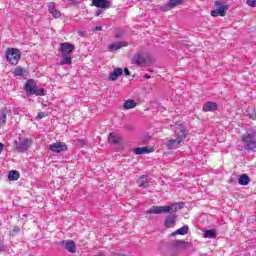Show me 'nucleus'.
I'll return each instance as SVG.
<instances>
[{
	"mask_svg": "<svg viewBox=\"0 0 256 256\" xmlns=\"http://www.w3.org/2000/svg\"><path fill=\"white\" fill-rule=\"evenodd\" d=\"M174 131L178 137L176 139H170L164 143L167 149H179V147H181V143L187 139V128H185L183 124L176 123Z\"/></svg>",
	"mask_w": 256,
	"mask_h": 256,
	"instance_id": "1",
	"label": "nucleus"
},
{
	"mask_svg": "<svg viewBox=\"0 0 256 256\" xmlns=\"http://www.w3.org/2000/svg\"><path fill=\"white\" fill-rule=\"evenodd\" d=\"M32 145L33 139L31 138H18L14 142V147L18 153H25V151H29Z\"/></svg>",
	"mask_w": 256,
	"mask_h": 256,
	"instance_id": "2",
	"label": "nucleus"
},
{
	"mask_svg": "<svg viewBox=\"0 0 256 256\" xmlns=\"http://www.w3.org/2000/svg\"><path fill=\"white\" fill-rule=\"evenodd\" d=\"M25 91L28 95H37L40 97H45L46 90L41 88L37 89V83H35L33 80H28L25 84Z\"/></svg>",
	"mask_w": 256,
	"mask_h": 256,
	"instance_id": "3",
	"label": "nucleus"
},
{
	"mask_svg": "<svg viewBox=\"0 0 256 256\" xmlns=\"http://www.w3.org/2000/svg\"><path fill=\"white\" fill-rule=\"evenodd\" d=\"M21 59V52L15 48H8L6 51V61L10 65H17Z\"/></svg>",
	"mask_w": 256,
	"mask_h": 256,
	"instance_id": "4",
	"label": "nucleus"
},
{
	"mask_svg": "<svg viewBox=\"0 0 256 256\" xmlns=\"http://www.w3.org/2000/svg\"><path fill=\"white\" fill-rule=\"evenodd\" d=\"M242 143L246 151H255L256 148V139L255 136L247 133L242 136Z\"/></svg>",
	"mask_w": 256,
	"mask_h": 256,
	"instance_id": "5",
	"label": "nucleus"
},
{
	"mask_svg": "<svg viewBox=\"0 0 256 256\" xmlns=\"http://www.w3.org/2000/svg\"><path fill=\"white\" fill-rule=\"evenodd\" d=\"M169 211H173V207H171V206H154L151 209L147 210L146 213L148 215H160L162 213H169Z\"/></svg>",
	"mask_w": 256,
	"mask_h": 256,
	"instance_id": "6",
	"label": "nucleus"
},
{
	"mask_svg": "<svg viewBox=\"0 0 256 256\" xmlns=\"http://www.w3.org/2000/svg\"><path fill=\"white\" fill-rule=\"evenodd\" d=\"M74 50H75V45L69 42H64L60 44L61 55H71V53H73Z\"/></svg>",
	"mask_w": 256,
	"mask_h": 256,
	"instance_id": "7",
	"label": "nucleus"
},
{
	"mask_svg": "<svg viewBox=\"0 0 256 256\" xmlns=\"http://www.w3.org/2000/svg\"><path fill=\"white\" fill-rule=\"evenodd\" d=\"M49 149L53 153H62V151H67V144L63 142L52 143L50 144Z\"/></svg>",
	"mask_w": 256,
	"mask_h": 256,
	"instance_id": "8",
	"label": "nucleus"
},
{
	"mask_svg": "<svg viewBox=\"0 0 256 256\" xmlns=\"http://www.w3.org/2000/svg\"><path fill=\"white\" fill-rule=\"evenodd\" d=\"M64 249H67L69 253H76L77 252V246L73 242V240H64L60 243Z\"/></svg>",
	"mask_w": 256,
	"mask_h": 256,
	"instance_id": "9",
	"label": "nucleus"
},
{
	"mask_svg": "<svg viewBox=\"0 0 256 256\" xmlns=\"http://www.w3.org/2000/svg\"><path fill=\"white\" fill-rule=\"evenodd\" d=\"M48 11L54 19H59V17H61V11L57 9V4H55V2L48 3Z\"/></svg>",
	"mask_w": 256,
	"mask_h": 256,
	"instance_id": "10",
	"label": "nucleus"
},
{
	"mask_svg": "<svg viewBox=\"0 0 256 256\" xmlns=\"http://www.w3.org/2000/svg\"><path fill=\"white\" fill-rule=\"evenodd\" d=\"M123 75V69L121 68H115L110 74L108 79L110 81H117L119 77Z\"/></svg>",
	"mask_w": 256,
	"mask_h": 256,
	"instance_id": "11",
	"label": "nucleus"
},
{
	"mask_svg": "<svg viewBox=\"0 0 256 256\" xmlns=\"http://www.w3.org/2000/svg\"><path fill=\"white\" fill-rule=\"evenodd\" d=\"M202 109L205 113H209V111H217V109H219V105L215 102H206Z\"/></svg>",
	"mask_w": 256,
	"mask_h": 256,
	"instance_id": "12",
	"label": "nucleus"
},
{
	"mask_svg": "<svg viewBox=\"0 0 256 256\" xmlns=\"http://www.w3.org/2000/svg\"><path fill=\"white\" fill-rule=\"evenodd\" d=\"M155 149L153 147H138L134 149L135 155H147L148 153H153Z\"/></svg>",
	"mask_w": 256,
	"mask_h": 256,
	"instance_id": "13",
	"label": "nucleus"
},
{
	"mask_svg": "<svg viewBox=\"0 0 256 256\" xmlns=\"http://www.w3.org/2000/svg\"><path fill=\"white\" fill-rule=\"evenodd\" d=\"M128 43L125 42V41H122V42H115L113 44H111L109 47H108V50L110 52H113V51H119V49H122V47H127Z\"/></svg>",
	"mask_w": 256,
	"mask_h": 256,
	"instance_id": "14",
	"label": "nucleus"
},
{
	"mask_svg": "<svg viewBox=\"0 0 256 256\" xmlns=\"http://www.w3.org/2000/svg\"><path fill=\"white\" fill-rule=\"evenodd\" d=\"M216 5V10H218L219 16L220 17H225L227 15V9H229V6L227 5H221L219 2H215Z\"/></svg>",
	"mask_w": 256,
	"mask_h": 256,
	"instance_id": "15",
	"label": "nucleus"
},
{
	"mask_svg": "<svg viewBox=\"0 0 256 256\" xmlns=\"http://www.w3.org/2000/svg\"><path fill=\"white\" fill-rule=\"evenodd\" d=\"M176 219H177V216H175V215L167 216V218L164 222V227H167V229H171V227L175 226Z\"/></svg>",
	"mask_w": 256,
	"mask_h": 256,
	"instance_id": "16",
	"label": "nucleus"
},
{
	"mask_svg": "<svg viewBox=\"0 0 256 256\" xmlns=\"http://www.w3.org/2000/svg\"><path fill=\"white\" fill-rule=\"evenodd\" d=\"M133 63L135 65H137L138 67H143V65H145V63H146L145 56H143L142 54H136L133 57Z\"/></svg>",
	"mask_w": 256,
	"mask_h": 256,
	"instance_id": "17",
	"label": "nucleus"
},
{
	"mask_svg": "<svg viewBox=\"0 0 256 256\" xmlns=\"http://www.w3.org/2000/svg\"><path fill=\"white\" fill-rule=\"evenodd\" d=\"M108 141L110 143H112L113 145H117V144L121 143V136H119V134H117L115 132H112L108 136Z\"/></svg>",
	"mask_w": 256,
	"mask_h": 256,
	"instance_id": "18",
	"label": "nucleus"
},
{
	"mask_svg": "<svg viewBox=\"0 0 256 256\" xmlns=\"http://www.w3.org/2000/svg\"><path fill=\"white\" fill-rule=\"evenodd\" d=\"M174 249H187L188 243L183 240H176L172 243Z\"/></svg>",
	"mask_w": 256,
	"mask_h": 256,
	"instance_id": "19",
	"label": "nucleus"
},
{
	"mask_svg": "<svg viewBox=\"0 0 256 256\" xmlns=\"http://www.w3.org/2000/svg\"><path fill=\"white\" fill-rule=\"evenodd\" d=\"M92 3L95 7H99L100 9H105V7H109V1L107 0H92Z\"/></svg>",
	"mask_w": 256,
	"mask_h": 256,
	"instance_id": "20",
	"label": "nucleus"
},
{
	"mask_svg": "<svg viewBox=\"0 0 256 256\" xmlns=\"http://www.w3.org/2000/svg\"><path fill=\"white\" fill-rule=\"evenodd\" d=\"M187 233H189V226L185 225L173 232L171 237H175V235H187Z\"/></svg>",
	"mask_w": 256,
	"mask_h": 256,
	"instance_id": "21",
	"label": "nucleus"
},
{
	"mask_svg": "<svg viewBox=\"0 0 256 256\" xmlns=\"http://www.w3.org/2000/svg\"><path fill=\"white\" fill-rule=\"evenodd\" d=\"M135 107H137V102L135 100L128 99L123 104V108L126 109V111L135 109Z\"/></svg>",
	"mask_w": 256,
	"mask_h": 256,
	"instance_id": "22",
	"label": "nucleus"
},
{
	"mask_svg": "<svg viewBox=\"0 0 256 256\" xmlns=\"http://www.w3.org/2000/svg\"><path fill=\"white\" fill-rule=\"evenodd\" d=\"M249 176L247 174H242L239 178H238V183L239 185L245 186V185H249Z\"/></svg>",
	"mask_w": 256,
	"mask_h": 256,
	"instance_id": "23",
	"label": "nucleus"
},
{
	"mask_svg": "<svg viewBox=\"0 0 256 256\" xmlns=\"http://www.w3.org/2000/svg\"><path fill=\"white\" fill-rule=\"evenodd\" d=\"M138 186L139 187H143L144 189L149 187V178H147V176H142L139 180H138Z\"/></svg>",
	"mask_w": 256,
	"mask_h": 256,
	"instance_id": "24",
	"label": "nucleus"
},
{
	"mask_svg": "<svg viewBox=\"0 0 256 256\" xmlns=\"http://www.w3.org/2000/svg\"><path fill=\"white\" fill-rule=\"evenodd\" d=\"M63 59L59 62V65H71L72 58L71 54L68 55H62Z\"/></svg>",
	"mask_w": 256,
	"mask_h": 256,
	"instance_id": "25",
	"label": "nucleus"
},
{
	"mask_svg": "<svg viewBox=\"0 0 256 256\" xmlns=\"http://www.w3.org/2000/svg\"><path fill=\"white\" fill-rule=\"evenodd\" d=\"M13 75L14 77H22V75H25V68H21V66L14 68Z\"/></svg>",
	"mask_w": 256,
	"mask_h": 256,
	"instance_id": "26",
	"label": "nucleus"
},
{
	"mask_svg": "<svg viewBox=\"0 0 256 256\" xmlns=\"http://www.w3.org/2000/svg\"><path fill=\"white\" fill-rule=\"evenodd\" d=\"M9 181H17L19 179V171L11 170L8 174Z\"/></svg>",
	"mask_w": 256,
	"mask_h": 256,
	"instance_id": "27",
	"label": "nucleus"
},
{
	"mask_svg": "<svg viewBox=\"0 0 256 256\" xmlns=\"http://www.w3.org/2000/svg\"><path fill=\"white\" fill-rule=\"evenodd\" d=\"M204 237L206 239H215V237H217V234H215V230H205Z\"/></svg>",
	"mask_w": 256,
	"mask_h": 256,
	"instance_id": "28",
	"label": "nucleus"
},
{
	"mask_svg": "<svg viewBox=\"0 0 256 256\" xmlns=\"http://www.w3.org/2000/svg\"><path fill=\"white\" fill-rule=\"evenodd\" d=\"M183 3V0H170L168 3V7L170 9H173V7H177V5H181Z\"/></svg>",
	"mask_w": 256,
	"mask_h": 256,
	"instance_id": "29",
	"label": "nucleus"
},
{
	"mask_svg": "<svg viewBox=\"0 0 256 256\" xmlns=\"http://www.w3.org/2000/svg\"><path fill=\"white\" fill-rule=\"evenodd\" d=\"M6 121H7V114H5V112L0 113V127L2 125H5Z\"/></svg>",
	"mask_w": 256,
	"mask_h": 256,
	"instance_id": "30",
	"label": "nucleus"
},
{
	"mask_svg": "<svg viewBox=\"0 0 256 256\" xmlns=\"http://www.w3.org/2000/svg\"><path fill=\"white\" fill-rule=\"evenodd\" d=\"M3 251H7V247L5 246L3 239L0 238V253H3Z\"/></svg>",
	"mask_w": 256,
	"mask_h": 256,
	"instance_id": "31",
	"label": "nucleus"
},
{
	"mask_svg": "<svg viewBox=\"0 0 256 256\" xmlns=\"http://www.w3.org/2000/svg\"><path fill=\"white\" fill-rule=\"evenodd\" d=\"M247 5L249 7H256V0H247Z\"/></svg>",
	"mask_w": 256,
	"mask_h": 256,
	"instance_id": "32",
	"label": "nucleus"
},
{
	"mask_svg": "<svg viewBox=\"0 0 256 256\" xmlns=\"http://www.w3.org/2000/svg\"><path fill=\"white\" fill-rule=\"evenodd\" d=\"M171 207L174 211H179L182 208L181 204H173Z\"/></svg>",
	"mask_w": 256,
	"mask_h": 256,
	"instance_id": "33",
	"label": "nucleus"
},
{
	"mask_svg": "<svg viewBox=\"0 0 256 256\" xmlns=\"http://www.w3.org/2000/svg\"><path fill=\"white\" fill-rule=\"evenodd\" d=\"M211 15L212 17H219V11L217 10V8L211 11Z\"/></svg>",
	"mask_w": 256,
	"mask_h": 256,
	"instance_id": "34",
	"label": "nucleus"
},
{
	"mask_svg": "<svg viewBox=\"0 0 256 256\" xmlns=\"http://www.w3.org/2000/svg\"><path fill=\"white\" fill-rule=\"evenodd\" d=\"M44 117H47V114L45 112L38 113L37 119H44Z\"/></svg>",
	"mask_w": 256,
	"mask_h": 256,
	"instance_id": "35",
	"label": "nucleus"
},
{
	"mask_svg": "<svg viewBox=\"0 0 256 256\" xmlns=\"http://www.w3.org/2000/svg\"><path fill=\"white\" fill-rule=\"evenodd\" d=\"M20 229L19 227H14L11 231V235H15V233H19Z\"/></svg>",
	"mask_w": 256,
	"mask_h": 256,
	"instance_id": "36",
	"label": "nucleus"
},
{
	"mask_svg": "<svg viewBox=\"0 0 256 256\" xmlns=\"http://www.w3.org/2000/svg\"><path fill=\"white\" fill-rule=\"evenodd\" d=\"M4 147H5V144L0 142V154L3 153Z\"/></svg>",
	"mask_w": 256,
	"mask_h": 256,
	"instance_id": "37",
	"label": "nucleus"
},
{
	"mask_svg": "<svg viewBox=\"0 0 256 256\" xmlns=\"http://www.w3.org/2000/svg\"><path fill=\"white\" fill-rule=\"evenodd\" d=\"M102 13H103V10H97L95 12V15H96V17H99V15H101Z\"/></svg>",
	"mask_w": 256,
	"mask_h": 256,
	"instance_id": "38",
	"label": "nucleus"
},
{
	"mask_svg": "<svg viewBox=\"0 0 256 256\" xmlns=\"http://www.w3.org/2000/svg\"><path fill=\"white\" fill-rule=\"evenodd\" d=\"M103 28L101 26H96L93 31H101Z\"/></svg>",
	"mask_w": 256,
	"mask_h": 256,
	"instance_id": "39",
	"label": "nucleus"
},
{
	"mask_svg": "<svg viewBox=\"0 0 256 256\" xmlns=\"http://www.w3.org/2000/svg\"><path fill=\"white\" fill-rule=\"evenodd\" d=\"M124 74H125L126 76H129V75H130L129 69L125 68V69H124Z\"/></svg>",
	"mask_w": 256,
	"mask_h": 256,
	"instance_id": "40",
	"label": "nucleus"
},
{
	"mask_svg": "<svg viewBox=\"0 0 256 256\" xmlns=\"http://www.w3.org/2000/svg\"><path fill=\"white\" fill-rule=\"evenodd\" d=\"M144 77H145V79H151V76L148 74H145Z\"/></svg>",
	"mask_w": 256,
	"mask_h": 256,
	"instance_id": "41",
	"label": "nucleus"
},
{
	"mask_svg": "<svg viewBox=\"0 0 256 256\" xmlns=\"http://www.w3.org/2000/svg\"><path fill=\"white\" fill-rule=\"evenodd\" d=\"M116 37H121V35H119V34H116Z\"/></svg>",
	"mask_w": 256,
	"mask_h": 256,
	"instance_id": "42",
	"label": "nucleus"
},
{
	"mask_svg": "<svg viewBox=\"0 0 256 256\" xmlns=\"http://www.w3.org/2000/svg\"><path fill=\"white\" fill-rule=\"evenodd\" d=\"M79 35H83V32H79Z\"/></svg>",
	"mask_w": 256,
	"mask_h": 256,
	"instance_id": "43",
	"label": "nucleus"
},
{
	"mask_svg": "<svg viewBox=\"0 0 256 256\" xmlns=\"http://www.w3.org/2000/svg\"><path fill=\"white\" fill-rule=\"evenodd\" d=\"M81 145H83V141H80Z\"/></svg>",
	"mask_w": 256,
	"mask_h": 256,
	"instance_id": "44",
	"label": "nucleus"
},
{
	"mask_svg": "<svg viewBox=\"0 0 256 256\" xmlns=\"http://www.w3.org/2000/svg\"><path fill=\"white\" fill-rule=\"evenodd\" d=\"M254 119H256V113H255Z\"/></svg>",
	"mask_w": 256,
	"mask_h": 256,
	"instance_id": "45",
	"label": "nucleus"
}]
</instances>
